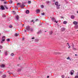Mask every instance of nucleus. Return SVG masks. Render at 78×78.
Listing matches in <instances>:
<instances>
[{"label": "nucleus", "mask_w": 78, "mask_h": 78, "mask_svg": "<svg viewBox=\"0 0 78 78\" xmlns=\"http://www.w3.org/2000/svg\"><path fill=\"white\" fill-rule=\"evenodd\" d=\"M5 41V36H3L2 37V41H1L2 43L3 42H4Z\"/></svg>", "instance_id": "nucleus-1"}, {"label": "nucleus", "mask_w": 78, "mask_h": 78, "mask_svg": "<svg viewBox=\"0 0 78 78\" xmlns=\"http://www.w3.org/2000/svg\"><path fill=\"white\" fill-rule=\"evenodd\" d=\"M53 21H54V22H56V23H58V21H57L56 20H55V18L53 17L52 18V19H51Z\"/></svg>", "instance_id": "nucleus-2"}, {"label": "nucleus", "mask_w": 78, "mask_h": 78, "mask_svg": "<svg viewBox=\"0 0 78 78\" xmlns=\"http://www.w3.org/2000/svg\"><path fill=\"white\" fill-rule=\"evenodd\" d=\"M24 3H22V5H20V7H21V8H23L24 6H25V5H24Z\"/></svg>", "instance_id": "nucleus-3"}, {"label": "nucleus", "mask_w": 78, "mask_h": 78, "mask_svg": "<svg viewBox=\"0 0 78 78\" xmlns=\"http://www.w3.org/2000/svg\"><path fill=\"white\" fill-rule=\"evenodd\" d=\"M0 9H1V10H5V7H4L3 6L1 5Z\"/></svg>", "instance_id": "nucleus-4"}, {"label": "nucleus", "mask_w": 78, "mask_h": 78, "mask_svg": "<svg viewBox=\"0 0 78 78\" xmlns=\"http://www.w3.org/2000/svg\"><path fill=\"white\" fill-rule=\"evenodd\" d=\"M26 29L27 30H29L30 29V27L29 26H28L26 27Z\"/></svg>", "instance_id": "nucleus-5"}, {"label": "nucleus", "mask_w": 78, "mask_h": 78, "mask_svg": "<svg viewBox=\"0 0 78 78\" xmlns=\"http://www.w3.org/2000/svg\"><path fill=\"white\" fill-rule=\"evenodd\" d=\"M16 20H19V15H17L16 16Z\"/></svg>", "instance_id": "nucleus-6"}, {"label": "nucleus", "mask_w": 78, "mask_h": 78, "mask_svg": "<svg viewBox=\"0 0 78 78\" xmlns=\"http://www.w3.org/2000/svg\"><path fill=\"white\" fill-rule=\"evenodd\" d=\"M5 67V65L4 64H2L1 65V67L2 68H3V67Z\"/></svg>", "instance_id": "nucleus-7"}, {"label": "nucleus", "mask_w": 78, "mask_h": 78, "mask_svg": "<svg viewBox=\"0 0 78 78\" xmlns=\"http://www.w3.org/2000/svg\"><path fill=\"white\" fill-rule=\"evenodd\" d=\"M60 6V5H57L56 6L57 9H59V8H60V7H59Z\"/></svg>", "instance_id": "nucleus-8"}, {"label": "nucleus", "mask_w": 78, "mask_h": 78, "mask_svg": "<svg viewBox=\"0 0 78 78\" xmlns=\"http://www.w3.org/2000/svg\"><path fill=\"white\" fill-rule=\"evenodd\" d=\"M58 2H56L55 3V5H56V6L58 5Z\"/></svg>", "instance_id": "nucleus-9"}, {"label": "nucleus", "mask_w": 78, "mask_h": 78, "mask_svg": "<svg viewBox=\"0 0 78 78\" xmlns=\"http://www.w3.org/2000/svg\"><path fill=\"white\" fill-rule=\"evenodd\" d=\"M73 23H74V25H77V24H78V23H77V22L76 21H74Z\"/></svg>", "instance_id": "nucleus-10"}, {"label": "nucleus", "mask_w": 78, "mask_h": 78, "mask_svg": "<svg viewBox=\"0 0 78 78\" xmlns=\"http://www.w3.org/2000/svg\"><path fill=\"white\" fill-rule=\"evenodd\" d=\"M4 6L5 8V9H8V6L6 5H4Z\"/></svg>", "instance_id": "nucleus-11"}, {"label": "nucleus", "mask_w": 78, "mask_h": 78, "mask_svg": "<svg viewBox=\"0 0 78 78\" xmlns=\"http://www.w3.org/2000/svg\"><path fill=\"white\" fill-rule=\"evenodd\" d=\"M36 12H37V13H39V12H40V10L39 9H38L36 10Z\"/></svg>", "instance_id": "nucleus-12"}, {"label": "nucleus", "mask_w": 78, "mask_h": 78, "mask_svg": "<svg viewBox=\"0 0 78 78\" xmlns=\"http://www.w3.org/2000/svg\"><path fill=\"white\" fill-rule=\"evenodd\" d=\"M29 12H30L28 10H27L26 11V14H29Z\"/></svg>", "instance_id": "nucleus-13"}, {"label": "nucleus", "mask_w": 78, "mask_h": 78, "mask_svg": "<svg viewBox=\"0 0 78 78\" xmlns=\"http://www.w3.org/2000/svg\"><path fill=\"white\" fill-rule=\"evenodd\" d=\"M73 72V73H74V70H72V71H71V75H73V72Z\"/></svg>", "instance_id": "nucleus-14"}, {"label": "nucleus", "mask_w": 78, "mask_h": 78, "mask_svg": "<svg viewBox=\"0 0 78 78\" xmlns=\"http://www.w3.org/2000/svg\"><path fill=\"white\" fill-rule=\"evenodd\" d=\"M6 76L5 75H2V77L3 78H6Z\"/></svg>", "instance_id": "nucleus-15"}, {"label": "nucleus", "mask_w": 78, "mask_h": 78, "mask_svg": "<svg viewBox=\"0 0 78 78\" xmlns=\"http://www.w3.org/2000/svg\"><path fill=\"white\" fill-rule=\"evenodd\" d=\"M8 51H5V55H8Z\"/></svg>", "instance_id": "nucleus-16"}, {"label": "nucleus", "mask_w": 78, "mask_h": 78, "mask_svg": "<svg viewBox=\"0 0 78 78\" xmlns=\"http://www.w3.org/2000/svg\"><path fill=\"white\" fill-rule=\"evenodd\" d=\"M20 4H21L20 3H17V5L18 6H19V5H20Z\"/></svg>", "instance_id": "nucleus-17"}, {"label": "nucleus", "mask_w": 78, "mask_h": 78, "mask_svg": "<svg viewBox=\"0 0 78 78\" xmlns=\"http://www.w3.org/2000/svg\"><path fill=\"white\" fill-rule=\"evenodd\" d=\"M71 19H74V16L73 15H72L71 16Z\"/></svg>", "instance_id": "nucleus-18"}, {"label": "nucleus", "mask_w": 78, "mask_h": 78, "mask_svg": "<svg viewBox=\"0 0 78 78\" xmlns=\"http://www.w3.org/2000/svg\"><path fill=\"white\" fill-rule=\"evenodd\" d=\"M67 23V22L66 21H65L63 22L64 24H66Z\"/></svg>", "instance_id": "nucleus-19"}, {"label": "nucleus", "mask_w": 78, "mask_h": 78, "mask_svg": "<svg viewBox=\"0 0 78 78\" xmlns=\"http://www.w3.org/2000/svg\"><path fill=\"white\" fill-rule=\"evenodd\" d=\"M41 8H44V6L43 5H41Z\"/></svg>", "instance_id": "nucleus-20"}, {"label": "nucleus", "mask_w": 78, "mask_h": 78, "mask_svg": "<svg viewBox=\"0 0 78 78\" xmlns=\"http://www.w3.org/2000/svg\"><path fill=\"white\" fill-rule=\"evenodd\" d=\"M52 33H53L52 31H51L49 32V34H52Z\"/></svg>", "instance_id": "nucleus-21"}, {"label": "nucleus", "mask_w": 78, "mask_h": 78, "mask_svg": "<svg viewBox=\"0 0 78 78\" xmlns=\"http://www.w3.org/2000/svg\"><path fill=\"white\" fill-rule=\"evenodd\" d=\"M18 34H18L17 33H16L15 34V36H18Z\"/></svg>", "instance_id": "nucleus-22"}, {"label": "nucleus", "mask_w": 78, "mask_h": 78, "mask_svg": "<svg viewBox=\"0 0 78 78\" xmlns=\"http://www.w3.org/2000/svg\"><path fill=\"white\" fill-rule=\"evenodd\" d=\"M6 40H7V42H8L9 41H10V39H9V38H8V39H7Z\"/></svg>", "instance_id": "nucleus-23"}, {"label": "nucleus", "mask_w": 78, "mask_h": 78, "mask_svg": "<svg viewBox=\"0 0 78 78\" xmlns=\"http://www.w3.org/2000/svg\"><path fill=\"white\" fill-rule=\"evenodd\" d=\"M65 28H62V30L63 31H65Z\"/></svg>", "instance_id": "nucleus-24"}, {"label": "nucleus", "mask_w": 78, "mask_h": 78, "mask_svg": "<svg viewBox=\"0 0 78 78\" xmlns=\"http://www.w3.org/2000/svg\"><path fill=\"white\" fill-rule=\"evenodd\" d=\"M41 14L42 16H44V15H45V13H44V12H43V13H41Z\"/></svg>", "instance_id": "nucleus-25"}, {"label": "nucleus", "mask_w": 78, "mask_h": 78, "mask_svg": "<svg viewBox=\"0 0 78 78\" xmlns=\"http://www.w3.org/2000/svg\"><path fill=\"white\" fill-rule=\"evenodd\" d=\"M64 77H65V76H64V75H62V78H64Z\"/></svg>", "instance_id": "nucleus-26"}, {"label": "nucleus", "mask_w": 78, "mask_h": 78, "mask_svg": "<svg viewBox=\"0 0 78 78\" xmlns=\"http://www.w3.org/2000/svg\"><path fill=\"white\" fill-rule=\"evenodd\" d=\"M69 57H68V58H67V59H69L70 61H71V59L70 58H69Z\"/></svg>", "instance_id": "nucleus-27"}, {"label": "nucleus", "mask_w": 78, "mask_h": 78, "mask_svg": "<svg viewBox=\"0 0 78 78\" xmlns=\"http://www.w3.org/2000/svg\"><path fill=\"white\" fill-rule=\"evenodd\" d=\"M29 30H30V31H33V29H32V28H30V29Z\"/></svg>", "instance_id": "nucleus-28"}, {"label": "nucleus", "mask_w": 78, "mask_h": 78, "mask_svg": "<svg viewBox=\"0 0 78 78\" xmlns=\"http://www.w3.org/2000/svg\"><path fill=\"white\" fill-rule=\"evenodd\" d=\"M21 69H18V71H19V72H20V71H21Z\"/></svg>", "instance_id": "nucleus-29"}, {"label": "nucleus", "mask_w": 78, "mask_h": 78, "mask_svg": "<svg viewBox=\"0 0 78 78\" xmlns=\"http://www.w3.org/2000/svg\"><path fill=\"white\" fill-rule=\"evenodd\" d=\"M28 4H30L31 3V1H28Z\"/></svg>", "instance_id": "nucleus-30"}, {"label": "nucleus", "mask_w": 78, "mask_h": 78, "mask_svg": "<svg viewBox=\"0 0 78 78\" xmlns=\"http://www.w3.org/2000/svg\"><path fill=\"white\" fill-rule=\"evenodd\" d=\"M12 12H13V14H16V12L14 11H13Z\"/></svg>", "instance_id": "nucleus-31"}, {"label": "nucleus", "mask_w": 78, "mask_h": 78, "mask_svg": "<svg viewBox=\"0 0 78 78\" xmlns=\"http://www.w3.org/2000/svg\"><path fill=\"white\" fill-rule=\"evenodd\" d=\"M19 59V60H21L22 59H21V57H20V56Z\"/></svg>", "instance_id": "nucleus-32"}, {"label": "nucleus", "mask_w": 78, "mask_h": 78, "mask_svg": "<svg viewBox=\"0 0 78 78\" xmlns=\"http://www.w3.org/2000/svg\"><path fill=\"white\" fill-rule=\"evenodd\" d=\"M11 55L12 56H14V54L12 53L11 54Z\"/></svg>", "instance_id": "nucleus-33"}, {"label": "nucleus", "mask_w": 78, "mask_h": 78, "mask_svg": "<svg viewBox=\"0 0 78 78\" xmlns=\"http://www.w3.org/2000/svg\"><path fill=\"white\" fill-rule=\"evenodd\" d=\"M9 28H12V26L10 25L9 26Z\"/></svg>", "instance_id": "nucleus-34"}, {"label": "nucleus", "mask_w": 78, "mask_h": 78, "mask_svg": "<svg viewBox=\"0 0 78 78\" xmlns=\"http://www.w3.org/2000/svg\"><path fill=\"white\" fill-rule=\"evenodd\" d=\"M75 78H78V76H75Z\"/></svg>", "instance_id": "nucleus-35"}, {"label": "nucleus", "mask_w": 78, "mask_h": 78, "mask_svg": "<svg viewBox=\"0 0 78 78\" xmlns=\"http://www.w3.org/2000/svg\"><path fill=\"white\" fill-rule=\"evenodd\" d=\"M73 50H76V48H73Z\"/></svg>", "instance_id": "nucleus-36"}, {"label": "nucleus", "mask_w": 78, "mask_h": 78, "mask_svg": "<svg viewBox=\"0 0 78 78\" xmlns=\"http://www.w3.org/2000/svg\"><path fill=\"white\" fill-rule=\"evenodd\" d=\"M3 73L2 72V71H0V74H2V73Z\"/></svg>", "instance_id": "nucleus-37"}, {"label": "nucleus", "mask_w": 78, "mask_h": 78, "mask_svg": "<svg viewBox=\"0 0 78 78\" xmlns=\"http://www.w3.org/2000/svg\"><path fill=\"white\" fill-rule=\"evenodd\" d=\"M49 77H50V76H47V78H49Z\"/></svg>", "instance_id": "nucleus-38"}, {"label": "nucleus", "mask_w": 78, "mask_h": 78, "mask_svg": "<svg viewBox=\"0 0 78 78\" xmlns=\"http://www.w3.org/2000/svg\"><path fill=\"white\" fill-rule=\"evenodd\" d=\"M34 21V20H32L31 21H30V22H33Z\"/></svg>", "instance_id": "nucleus-39"}, {"label": "nucleus", "mask_w": 78, "mask_h": 78, "mask_svg": "<svg viewBox=\"0 0 78 78\" xmlns=\"http://www.w3.org/2000/svg\"><path fill=\"white\" fill-rule=\"evenodd\" d=\"M37 20H37V19H36V20H35V21L37 22Z\"/></svg>", "instance_id": "nucleus-40"}, {"label": "nucleus", "mask_w": 78, "mask_h": 78, "mask_svg": "<svg viewBox=\"0 0 78 78\" xmlns=\"http://www.w3.org/2000/svg\"><path fill=\"white\" fill-rule=\"evenodd\" d=\"M61 19H63L64 17H62V16H61Z\"/></svg>", "instance_id": "nucleus-41"}, {"label": "nucleus", "mask_w": 78, "mask_h": 78, "mask_svg": "<svg viewBox=\"0 0 78 78\" xmlns=\"http://www.w3.org/2000/svg\"><path fill=\"white\" fill-rule=\"evenodd\" d=\"M78 27V26H77V25H76V26H75V28H76V27Z\"/></svg>", "instance_id": "nucleus-42"}, {"label": "nucleus", "mask_w": 78, "mask_h": 78, "mask_svg": "<svg viewBox=\"0 0 78 78\" xmlns=\"http://www.w3.org/2000/svg\"><path fill=\"white\" fill-rule=\"evenodd\" d=\"M6 3H7V2H4V4H6Z\"/></svg>", "instance_id": "nucleus-43"}, {"label": "nucleus", "mask_w": 78, "mask_h": 78, "mask_svg": "<svg viewBox=\"0 0 78 78\" xmlns=\"http://www.w3.org/2000/svg\"><path fill=\"white\" fill-rule=\"evenodd\" d=\"M31 39H34V37H32V38H31Z\"/></svg>", "instance_id": "nucleus-44"}, {"label": "nucleus", "mask_w": 78, "mask_h": 78, "mask_svg": "<svg viewBox=\"0 0 78 78\" xmlns=\"http://www.w3.org/2000/svg\"><path fill=\"white\" fill-rule=\"evenodd\" d=\"M47 3H49V1H47Z\"/></svg>", "instance_id": "nucleus-45"}, {"label": "nucleus", "mask_w": 78, "mask_h": 78, "mask_svg": "<svg viewBox=\"0 0 78 78\" xmlns=\"http://www.w3.org/2000/svg\"><path fill=\"white\" fill-rule=\"evenodd\" d=\"M24 31L25 32H27V30H24Z\"/></svg>", "instance_id": "nucleus-46"}, {"label": "nucleus", "mask_w": 78, "mask_h": 78, "mask_svg": "<svg viewBox=\"0 0 78 78\" xmlns=\"http://www.w3.org/2000/svg\"><path fill=\"white\" fill-rule=\"evenodd\" d=\"M70 48V46H69V47H68V48Z\"/></svg>", "instance_id": "nucleus-47"}, {"label": "nucleus", "mask_w": 78, "mask_h": 78, "mask_svg": "<svg viewBox=\"0 0 78 78\" xmlns=\"http://www.w3.org/2000/svg\"><path fill=\"white\" fill-rule=\"evenodd\" d=\"M75 56H77V55H76V54H75Z\"/></svg>", "instance_id": "nucleus-48"}, {"label": "nucleus", "mask_w": 78, "mask_h": 78, "mask_svg": "<svg viewBox=\"0 0 78 78\" xmlns=\"http://www.w3.org/2000/svg\"><path fill=\"white\" fill-rule=\"evenodd\" d=\"M11 3H12V1H11Z\"/></svg>", "instance_id": "nucleus-49"}, {"label": "nucleus", "mask_w": 78, "mask_h": 78, "mask_svg": "<svg viewBox=\"0 0 78 78\" xmlns=\"http://www.w3.org/2000/svg\"><path fill=\"white\" fill-rule=\"evenodd\" d=\"M2 1H5V0H2Z\"/></svg>", "instance_id": "nucleus-50"}, {"label": "nucleus", "mask_w": 78, "mask_h": 78, "mask_svg": "<svg viewBox=\"0 0 78 78\" xmlns=\"http://www.w3.org/2000/svg\"><path fill=\"white\" fill-rule=\"evenodd\" d=\"M77 13H78V11H77Z\"/></svg>", "instance_id": "nucleus-51"}, {"label": "nucleus", "mask_w": 78, "mask_h": 78, "mask_svg": "<svg viewBox=\"0 0 78 78\" xmlns=\"http://www.w3.org/2000/svg\"><path fill=\"white\" fill-rule=\"evenodd\" d=\"M1 47L2 48V46H1Z\"/></svg>", "instance_id": "nucleus-52"}, {"label": "nucleus", "mask_w": 78, "mask_h": 78, "mask_svg": "<svg viewBox=\"0 0 78 78\" xmlns=\"http://www.w3.org/2000/svg\"><path fill=\"white\" fill-rule=\"evenodd\" d=\"M67 44H68V45H69V43H67Z\"/></svg>", "instance_id": "nucleus-53"}, {"label": "nucleus", "mask_w": 78, "mask_h": 78, "mask_svg": "<svg viewBox=\"0 0 78 78\" xmlns=\"http://www.w3.org/2000/svg\"><path fill=\"white\" fill-rule=\"evenodd\" d=\"M1 35V34L0 33V36Z\"/></svg>", "instance_id": "nucleus-54"}, {"label": "nucleus", "mask_w": 78, "mask_h": 78, "mask_svg": "<svg viewBox=\"0 0 78 78\" xmlns=\"http://www.w3.org/2000/svg\"><path fill=\"white\" fill-rule=\"evenodd\" d=\"M33 23H34V22H33Z\"/></svg>", "instance_id": "nucleus-55"}, {"label": "nucleus", "mask_w": 78, "mask_h": 78, "mask_svg": "<svg viewBox=\"0 0 78 78\" xmlns=\"http://www.w3.org/2000/svg\"><path fill=\"white\" fill-rule=\"evenodd\" d=\"M68 46H69V44H68Z\"/></svg>", "instance_id": "nucleus-56"}, {"label": "nucleus", "mask_w": 78, "mask_h": 78, "mask_svg": "<svg viewBox=\"0 0 78 78\" xmlns=\"http://www.w3.org/2000/svg\"><path fill=\"white\" fill-rule=\"evenodd\" d=\"M50 18L51 19V17H50Z\"/></svg>", "instance_id": "nucleus-57"}, {"label": "nucleus", "mask_w": 78, "mask_h": 78, "mask_svg": "<svg viewBox=\"0 0 78 78\" xmlns=\"http://www.w3.org/2000/svg\"><path fill=\"white\" fill-rule=\"evenodd\" d=\"M0 51H1V50H0Z\"/></svg>", "instance_id": "nucleus-58"}, {"label": "nucleus", "mask_w": 78, "mask_h": 78, "mask_svg": "<svg viewBox=\"0 0 78 78\" xmlns=\"http://www.w3.org/2000/svg\"><path fill=\"white\" fill-rule=\"evenodd\" d=\"M77 31H78V30H77Z\"/></svg>", "instance_id": "nucleus-59"}, {"label": "nucleus", "mask_w": 78, "mask_h": 78, "mask_svg": "<svg viewBox=\"0 0 78 78\" xmlns=\"http://www.w3.org/2000/svg\"><path fill=\"white\" fill-rule=\"evenodd\" d=\"M76 28H78V27H77Z\"/></svg>", "instance_id": "nucleus-60"}, {"label": "nucleus", "mask_w": 78, "mask_h": 78, "mask_svg": "<svg viewBox=\"0 0 78 78\" xmlns=\"http://www.w3.org/2000/svg\"><path fill=\"white\" fill-rule=\"evenodd\" d=\"M45 32H46V31H45Z\"/></svg>", "instance_id": "nucleus-61"}]
</instances>
